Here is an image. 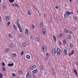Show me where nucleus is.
<instances>
[{
	"label": "nucleus",
	"mask_w": 78,
	"mask_h": 78,
	"mask_svg": "<svg viewBox=\"0 0 78 78\" xmlns=\"http://www.w3.org/2000/svg\"><path fill=\"white\" fill-rule=\"evenodd\" d=\"M50 56V55H49V54H48V53H47L46 54V57H48Z\"/></svg>",
	"instance_id": "nucleus-34"
},
{
	"label": "nucleus",
	"mask_w": 78,
	"mask_h": 78,
	"mask_svg": "<svg viewBox=\"0 0 78 78\" xmlns=\"http://www.w3.org/2000/svg\"><path fill=\"white\" fill-rule=\"evenodd\" d=\"M37 11L38 12H39V11H38V10H37Z\"/></svg>",
	"instance_id": "nucleus-62"
},
{
	"label": "nucleus",
	"mask_w": 78,
	"mask_h": 78,
	"mask_svg": "<svg viewBox=\"0 0 78 78\" xmlns=\"http://www.w3.org/2000/svg\"><path fill=\"white\" fill-rule=\"evenodd\" d=\"M48 65H49V64H50V63H48Z\"/></svg>",
	"instance_id": "nucleus-64"
},
{
	"label": "nucleus",
	"mask_w": 78,
	"mask_h": 78,
	"mask_svg": "<svg viewBox=\"0 0 78 78\" xmlns=\"http://www.w3.org/2000/svg\"><path fill=\"white\" fill-rule=\"evenodd\" d=\"M6 8V6H3V9H5V8Z\"/></svg>",
	"instance_id": "nucleus-44"
},
{
	"label": "nucleus",
	"mask_w": 78,
	"mask_h": 78,
	"mask_svg": "<svg viewBox=\"0 0 78 78\" xmlns=\"http://www.w3.org/2000/svg\"><path fill=\"white\" fill-rule=\"evenodd\" d=\"M13 28L15 29V30H16L17 29V27H16V25H13Z\"/></svg>",
	"instance_id": "nucleus-36"
},
{
	"label": "nucleus",
	"mask_w": 78,
	"mask_h": 78,
	"mask_svg": "<svg viewBox=\"0 0 78 78\" xmlns=\"http://www.w3.org/2000/svg\"><path fill=\"white\" fill-rule=\"evenodd\" d=\"M1 2H2V1L1 0H0V3H1Z\"/></svg>",
	"instance_id": "nucleus-63"
},
{
	"label": "nucleus",
	"mask_w": 78,
	"mask_h": 78,
	"mask_svg": "<svg viewBox=\"0 0 78 78\" xmlns=\"http://www.w3.org/2000/svg\"><path fill=\"white\" fill-rule=\"evenodd\" d=\"M70 46L71 47V48L73 47V44H70Z\"/></svg>",
	"instance_id": "nucleus-43"
},
{
	"label": "nucleus",
	"mask_w": 78,
	"mask_h": 78,
	"mask_svg": "<svg viewBox=\"0 0 78 78\" xmlns=\"http://www.w3.org/2000/svg\"><path fill=\"white\" fill-rule=\"evenodd\" d=\"M72 53L74 54V51L73 50H72Z\"/></svg>",
	"instance_id": "nucleus-49"
},
{
	"label": "nucleus",
	"mask_w": 78,
	"mask_h": 78,
	"mask_svg": "<svg viewBox=\"0 0 78 78\" xmlns=\"http://www.w3.org/2000/svg\"><path fill=\"white\" fill-rule=\"evenodd\" d=\"M76 28H75V27H74V30L75 31H76Z\"/></svg>",
	"instance_id": "nucleus-51"
},
{
	"label": "nucleus",
	"mask_w": 78,
	"mask_h": 78,
	"mask_svg": "<svg viewBox=\"0 0 78 78\" xmlns=\"http://www.w3.org/2000/svg\"><path fill=\"white\" fill-rule=\"evenodd\" d=\"M13 65H14V64H13V63H12V64L9 63L8 66H12Z\"/></svg>",
	"instance_id": "nucleus-29"
},
{
	"label": "nucleus",
	"mask_w": 78,
	"mask_h": 78,
	"mask_svg": "<svg viewBox=\"0 0 78 78\" xmlns=\"http://www.w3.org/2000/svg\"><path fill=\"white\" fill-rule=\"evenodd\" d=\"M63 44L64 45H66V44L67 43L66 42V39H64L63 41Z\"/></svg>",
	"instance_id": "nucleus-17"
},
{
	"label": "nucleus",
	"mask_w": 78,
	"mask_h": 78,
	"mask_svg": "<svg viewBox=\"0 0 78 78\" xmlns=\"http://www.w3.org/2000/svg\"><path fill=\"white\" fill-rule=\"evenodd\" d=\"M43 22H41L40 23V27L42 28V27H43Z\"/></svg>",
	"instance_id": "nucleus-19"
},
{
	"label": "nucleus",
	"mask_w": 78,
	"mask_h": 78,
	"mask_svg": "<svg viewBox=\"0 0 78 78\" xmlns=\"http://www.w3.org/2000/svg\"><path fill=\"white\" fill-rule=\"evenodd\" d=\"M42 68H43V65H41L40 66V69H42Z\"/></svg>",
	"instance_id": "nucleus-45"
},
{
	"label": "nucleus",
	"mask_w": 78,
	"mask_h": 78,
	"mask_svg": "<svg viewBox=\"0 0 78 78\" xmlns=\"http://www.w3.org/2000/svg\"><path fill=\"white\" fill-rule=\"evenodd\" d=\"M21 55H22H22H23V51H22L21 52Z\"/></svg>",
	"instance_id": "nucleus-39"
},
{
	"label": "nucleus",
	"mask_w": 78,
	"mask_h": 78,
	"mask_svg": "<svg viewBox=\"0 0 78 78\" xmlns=\"http://www.w3.org/2000/svg\"><path fill=\"white\" fill-rule=\"evenodd\" d=\"M66 2H69V0H66Z\"/></svg>",
	"instance_id": "nucleus-53"
},
{
	"label": "nucleus",
	"mask_w": 78,
	"mask_h": 78,
	"mask_svg": "<svg viewBox=\"0 0 78 78\" xmlns=\"http://www.w3.org/2000/svg\"><path fill=\"white\" fill-rule=\"evenodd\" d=\"M69 15H68V13L67 12V11L66 12V13H65L64 15V17L65 19H68L69 17Z\"/></svg>",
	"instance_id": "nucleus-3"
},
{
	"label": "nucleus",
	"mask_w": 78,
	"mask_h": 78,
	"mask_svg": "<svg viewBox=\"0 0 78 78\" xmlns=\"http://www.w3.org/2000/svg\"><path fill=\"white\" fill-rule=\"evenodd\" d=\"M46 29L45 28H43L42 30V33L43 34H45L46 33Z\"/></svg>",
	"instance_id": "nucleus-6"
},
{
	"label": "nucleus",
	"mask_w": 78,
	"mask_h": 78,
	"mask_svg": "<svg viewBox=\"0 0 78 78\" xmlns=\"http://www.w3.org/2000/svg\"><path fill=\"white\" fill-rule=\"evenodd\" d=\"M22 45L23 47H25L27 45V43L26 42H23V43Z\"/></svg>",
	"instance_id": "nucleus-7"
},
{
	"label": "nucleus",
	"mask_w": 78,
	"mask_h": 78,
	"mask_svg": "<svg viewBox=\"0 0 78 78\" xmlns=\"http://www.w3.org/2000/svg\"><path fill=\"white\" fill-rule=\"evenodd\" d=\"M10 23H11L10 22H8L7 23V24L8 26H8H9V25H10Z\"/></svg>",
	"instance_id": "nucleus-37"
},
{
	"label": "nucleus",
	"mask_w": 78,
	"mask_h": 78,
	"mask_svg": "<svg viewBox=\"0 0 78 78\" xmlns=\"http://www.w3.org/2000/svg\"><path fill=\"white\" fill-rule=\"evenodd\" d=\"M16 76H13L12 77L13 78H16Z\"/></svg>",
	"instance_id": "nucleus-54"
},
{
	"label": "nucleus",
	"mask_w": 78,
	"mask_h": 78,
	"mask_svg": "<svg viewBox=\"0 0 78 78\" xmlns=\"http://www.w3.org/2000/svg\"><path fill=\"white\" fill-rule=\"evenodd\" d=\"M27 58L30 59V56H29V55H27L26 56Z\"/></svg>",
	"instance_id": "nucleus-20"
},
{
	"label": "nucleus",
	"mask_w": 78,
	"mask_h": 78,
	"mask_svg": "<svg viewBox=\"0 0 78 78\" xmlns=\"http://www.w3.org/2000/svg\"><path fill=\"white\" fill-rule=\"evenodd\" d=\"M12 56L13 57H16L17 56V55L16 54H13L12 55Z\"/></svg>",
	"instance_id": "nucleus-30"
},
{
	"label": "nucleus",
	"mask_w": 78,
	"mask_h": 78,
	"mask_svg": "<svg viewBox=\"0 0 78 78\" xmlns=\"http://www.w3.org/2000/svg\"><path fill=\"white\" fill-rule=\"evenodd\" d=\"M53 37L55 42H56V36L55 35H53Z\"/></svg>",
	"instance_id": "nucleus-12"
},
{
	"label": "nucleus",
	"mask_w": 78,
	"mask_h": 78,
	"mask_svg": "<svg viewBox=\"0 0 78 78\" xmlns=\"http://www.w3.org/2000/svg\"><path fill=\"white\" fill-rule=\"evenodd\" d=\"M25 34L27 36H28L30 34V33L28 32V30L27 29H25Z\"/></svg>",
	"instance_id": "nucleus-5"
},
{
	"label": "nucleus",
	"mask_w": 78,
	"mask_h": 78,
	"mask_svg": "<svg viewBox=\"0 0 78 78\" xmlns=\"http://www.w3.org/2000/svg\"><path fill=\"white\" fill-rule=\"evenodd\" d=\"M2 65L3 66H5V63H2Z\"/></svg>",
	"instance_id": "nucleus-46"
},
{
	"label": "nucleus",
	"mask_w": 78,
	"mask_h": 78,
	"mask_svg": "<svg viewBox=\"0 0 78 78\" xmlns=\"http://www.w3.org/2000/svg\"><path fill=\"white\" fill-rule=\"evenodd\" d=\"M1 19H2V18H1V17L0 16V21L1 20Z\"/></svg>",
	"instance_id": "nucleus-61"
},
{
	"label": "nucleus",
	"mask_w": 78,
	"mask_h": 78,
	"mask_svg": "<svg viewBox=\"0 0 78 78\" xmlns=\"http://www.w3.org/2000/svg\"><path fill=\"white\" fill-rule=\"evenodd\" d=\"M67 38L68 39H71V38L72 37H71V36H70L69 35H68V36H67Z\"/></svg>",
	"instance_id": "nucleus-23"
},
{
	"label": "nucleus",
	"mask_w": 78,
	"mask_h": 78,
	"mask_svg": "<svg viewBox=\"0 0 78 78\" xmlns=\"http://www.w3.org/2000/svg\"><path fill=\"white\" fill-rule=\"evenodd\" d=\"M64 52L66 55L67 56V49H64Z\"/></svg>",
	"instance_id": "nucleus-15"
},
{
	"label": "nucleus",
	"mask_w": 78,
	"mask_h": 78,
	"mask_svg": "<svg viewBox=\"0 0 78 78\" xmlns=\"http://www.w3.org/2000/svg\"><path fill=\"white\" fill-rule=\"evenodd\" d=\"M70 53L71 54V55H73V53Z\"/></svg>",
	"instance_id": "nucleus-57"
},
{
	"label": "nucleus",
	"mask_w": 78,
	"mask_h": 78,
	"mask_svg": "<svg viewBox=\"0 0 78 78\" xmlns=\"http://www.w3.org/2000/svg\"><path fill=\"white\" fill-rule=\"evenodd\" d=\"M62 36H63V34H60L59 35V37H61Z\"/></svg>",
	"instance_id": "nucleus-38"
},
{
	"label": "nucleus",
	"mask_w": 78,
	"mask_h": 78,
	"mask_svg": "<svg viewBox=\"0 0 78 78\" xmlns=\"http://www.w3.org/2000/svg\"><path fill=\"white\" fill-rule=\"evenodd\" d=\"M32 38H33V37H30V39H32Z\"/></svg>",
	"instance_id": "nucleus-56"
},
{
	"label": "nucleus",
	"mask_w": 78,
	"mask_h": 78,
	"mask_svg": "<svg viewBox=\"0 0 78 78\" xmlns=\"http://www.w3.org/2000/svg\"><path fill=\"white\" fill-rule=\"evenodd\" d=\"M33 78H36L35 76H34L33 77Z\"/></svg>",
	"instance_id": "nucleus-58"
},
{
	"label": "nucleus",
	"mask_w": 78,
	"mask_h": 78,
	"mask_svg": "<svg viewBox=\"0 0 78 78\" xmlns=\"http://www.w3.org/2000/svg\"><path fill=\"white\" fill-rule=\"evenodd\" d=\"M57 53L58 55H61V49L59 48L57 49Z\"/></svg>",
	"instance_id": "nucleus-1"
},
{
	"label": "nucleus",
	"mask_w": 78,
	"mask_h": 78,
	"mask_svg": "<svg viewBox=\"0 0 78 78\" xmlns=\"http://www.w3.org/2000/svg\"><path fill=\"white\" fill-rule=\"evenodd\" d=\"M5 19L7 21H8L9 19V16H6L5 17Z\"/></svg>",
	"instance_id": "nucleus-16"
},
{
	"label": "nucleus",
	"mask_w": 78,
	"mask_h": 78,
	"mask_svg": "<svg viewBox=\"0 0 78 78\" xmlns=\"http://www.w3.org/2000/svg\"><path fill=\"white\" fill-rule=\"evenodd\" d=\"M31 27L32 28H33V29H34V28H35V27H34V25H32L31 26Z\"/></svg>",
	"instance_id": "nucleus-35"
},
{
	"label": "nucleus",
	"mask_w": 78,
	"mask_h": 78,
	"mask_svg": "<svg viewBox=\"0 0 78 78\" xmlns=\"http://www.w3.org/2000/svg\"><path fill=\"white\" fill-rule=\"evenodd\" d=\"M42 48L43 51H45L47 50V46H43Z\"/></svg>",
	"instance_id": "nucleus-2"
},
{
	"label": "nucleus",
	"mask_w": 78,
	"mask_h": 78,
	"mask_svg": "<svg viewBox=\"0 0 78 78\" xmlns=\"http://www.w3.org/2000/svg\"><path fill=\"white\" fill-rule=\"evenodd\" d=\"M14 76H16V74L15 73H13V74L12 75V77Z\"/></svg>",
	"instance_id": "nucleus-42"
},
{
	"label": "nucleus",
	"mask_w": 78,
	"mask_h": 78,
	"mask_svg": "<svg viewBox=\"0 0 78 78\" xmlns=\"http://www.w3.org/2000/svg\"><path fill=\"white\" fill-rule=\"evenodd\" d=\"M26 77L27 78H30V76H29V73H28L27 74V75L26 76Z\"/></svg>",
	"instance_id": "nucleus-28"
},
{
	"label": "nucleus",
	"mask_w": 78,
	"mask_h": 78,
	"mask_svg": "<svg viewBox=\"0 0 78 78\" xmlns=\"http://www.w3.org/2000/svg\"><path fill=\"white\" fill-rule=\"evenodd\" d=\"M55 8H56V9H58V8H59L58 7V6H55Z\"/></svg>",
	"instance_id": "nucleus-48"
},
{
	"label": "nucleus",
	"mask_w": 78,
	"mask_h": 78,
	"mask_svg": "<svg viewBox=\"0 0 78 78\" xmlns=\"http://www.w3.org/2000/svg\"><path fill=\"white\" fill-rule=\"evenodd\" d=\"M12 5L14 6H17V7H19V5H17V3L13 4Z\"/></svg>",
	"instance_id": "nucleus-21"
},
{
	"label": "nucleus",
	"mask_w": 78,
	"mask_h": 78,
	"mask_svg": "<svg viewBox=\"0 0 78 78\" xmlns=\"http://www.w3.org/2000/svg\"><path fill=\"white\" fill-rule=\"evenodd\" d=\"M64 31L66 33H69V31L67 30L66 29L64 28Z\"/></svg>",
	"instance_id": "nucleus-32"
},
{
	"label": "nucleus",
	"mask_w": 78,
	"mask_h": 78,
	"mask_svg": "<svg viewBox=\"0 0 78 78\" xmlns=\"http://www.w3.org/2000/svg\"><path fill=\"white\" fill-rule=\"evenodd\" d=\"M66 12H67V13L68 15L69 16V15H70V14H72V13L73 12H69L66 11Z\"/></svg>",
	"instance_id": "nucleus-10"
},
{
	"label": "nucleus",
	"mask_w": 78,
	"mask_h": 78,
	"mask_svg": "<svg viewBox=\"0 0 78 78\" xmlns=\"http://www.w3.org/2000/svg\"><path fill=\"white\" fill-rule=\"evenodd\" d=\"M9 46L11 48H12L14 47V44L12 43L10 44Z\"/></svg>",
	"instance_id": "nucleus-18"
},
{
	"label": "nucleus",
	"mask_w": 78,
	"mask_h": 78,
	"mask_svg": "<svg viewBox=\"0 0 78 78\" xmlns=\"http://www.w3.org/2000/svg\"><path fill=\"white\" fill-rule=\"evenodd\" d=\"M8 37H9L10 38H11V37H12L11 34H9L8 35Z\"/></svg>",
	"instance_id": "nucleus-27"
},
{
	"label": "nucleus",
	"mask_w": 78,
	"mask_h": 78,
	"mask_svg": "<svg viewBox=\"0 0 78 78\" xmlns=\"http://www.w3.org/2000/svg\"><path fill=\"white\" fill-rule=\"evenodd\" d=\"M52 53L53 55H55L56 53V50L53 49L52 50Z\"/></svg>",
	"instance_id": "nucleus-4"
},
{
	"label": "nucleus",
	"mask_w": 78,
	"mask_h": 78,
	"mask_svg": "<svg viewBox=\"0 0 78 78\" xmlns=\"http://www.w3.org/2000/svg\"><path fill=\"white\" fill-rule=\"evenodd\" d=\"M42 69V70H44V69L43 68H41V69Z\"/></svg>",
	"instance_id": "nucleus-59"
},
{
	"label": "nucleus",
	"mask_w": 78,
	"mask_h": 78,
	"mask_svg": "<svg viewBox=\"0 0 78 78\" xmlns=\"http://www.w3.org/2000/svg\"><path fill=\"white\" fill-rule=\"evenodd\" d=\"M74 19H75V20H77V19L75 17V16H74Z\"/></svg>",
	"instance_id": "nucleus-50"
},
{
	"label": "nucleus",
	"mask_w": 78,
	"mask_h": 78,
	"mask_svg": "<svg viewBox=\"0 0 78 78\" xmlns=\"http://www.w3.org/2000/svg\"><path fill=\"white\" fill-rule=\"evenodd\" d=\"M3 78V75H2V74L1 73H0V78Z\"/></svg>",
	"instance_id": "nucleus-33"
},
{
	"label": "nucleus",
	"mask_w": 78,
	"mask_h": 78,
	"mask_svg": "<svg viewBox=\"0 0 78 78\" xmlns=\"http://www.w3.org/2000/svg\"><path fill=\"white\" fill-rule=\"evenodd\" d=\"M27 14L28 15H31V12H30V10L27 11Z\"/></svg>",
	"instance_id": "nucleus-26"
},
{
	"label": "nucleus",
	"mask_w": 78,
	"mask_h": 78,
	"mask_svg": "<svg viewBox=\"0 0 78 78\" xmlns=\"http://www.w3.org/2000/svg\"><path fill=\"white\" fill-rule=\"evenodd\" d=\"M18 37H20V34L19 33L18 34Z\"/></svg>",
	"instance_id": "nucleus-41"
},
{
	"label": "nucleus",
	"mask_w": 78,
	"mask_h": 78,
	"mask_svg": "<svg viewBox=\"0 0 78 78\" xmlns=\"http://www.w3.org/2000/svg\"><path fill=\"white\" fill-rule=\"evenodd\" d=\"M9 51V48H6L5 50V53H8Z\"/></svg>",
	"instance_id": "nucleus-8"
},
{
	"label": "nucleus",
	"mask_w": 78,
	"mask_h": 78,
	"mask_svg": "<svg viewBox=\"0 0 78 78\" xmlns=\"http://www.w3.org/2000/svg\"><path fill=\"white\" fill-rule=\"evenodd\" d=\"M16 22H17V26H20V24H19V19H17V20H16Z\"/></svg>",
	"instance_id": "nucleus-13"
},
{
	"label": "nucleus",
	"mask_w": 78,
	"mask_h": 78,
	"mask_svg": "<svg viewBox=\"0 0 78 78\" xmlns=\"http://www.w3.org/2000/svg\"><path fill=\"white\" fill-rule=\"evenodd\" d=\"M52 22V21L51 20H50L49 21V23L50 24H51Z\"/></svg>",
	"instance_id": "nucleus-40"
},
{
	"label": "nucleus",
	"mask_w": 78,
	"mask_h": 78,
	"mask_svg": "<svg viewBox=\"0 0 78 78\" xmlns=\"http://www.w3.org/2000/svg\"><path fill=\"white\" fill-rule=\"evenodd\" d=\"M2 70H3V72H5L6 71V70L5 69V67H2Z\"/></svg>",
	"instance_id": "nucleus-24"
},
{
	"label": "nucleus",
	"mask_w": 78,
	"mask_h": 78,
	"mask_svg": "<svg viewBox=\"0 0 78 78\" xmlns=\"http://www.w3.org/2000/svg\"><path fill=\"white\" fill-rule=\"evenodd\" d=\"M9 1L10 3H13L14 1V0H9Z\"/></svg>",
	"instance_id": "nucleus-31"
},
{
	"label": "nucleus",
	"mask_w": 78,
	"mask_h": 78,
	"mask_svg": "<svg viewBox=\"0 0 78 78\" xmlns=\"http://www.w3.org/2000/svg\"><path fill=\"white\" fill-rule=\"evenodd\" d=\"M72 33V32L71 31H69V33Z\"/></svg>",
	"instance_id": "nucleus-60"
},
{
	"label": "nucleus",
	"mask_w": 78,
	"mask_h": 78,
	"mask_svg": "<svg viewBox=\"0 0 78 78\" xmlns=\"http://www.w3.org/2000/svg\"><path fill=\"white\" fill-rule=\"evenodd\" d=\"M19 74L20 75L22 73V70H20L18 72Z\"/></svg>",
	"instance_id": "nucleus-22"
},
{
	"label": "nucleus",
	"mask_w": 78,
	"mask_h": 78,
	"mask_svg": "<svg viewBox=\"0 0 78 78\" xmlns=\"http://www.w3.org/2000/svg\"><path fill=\"white\" fill-rule=\"evenodd\" d=\"M29 69H30V70H33V69H34V66H32L31 67H30Z\"/></svg>",
	"instance_id": "nucleus-25"
},
{
	"label": "nucleus",
	"mask_w": 78,
	"mask_h": 78,
	"mask_svg": "<svg viewBox=\"0 0 78 78\" xmlns=\"http://www.w3.org/2000/svg\"><path fill=\"white\" fill-rule=\"evenodd\" d=\"M39 38H36V41H39Z\"/></svg>",
	"instance_id": "nucleus-47"
},
{
	"label": "nucleus",
	"mask_w": 78,
	"mask_h": 78,
	"mask_svg": "<svg viewBox=\"0 0 78 78\" xmlns=\"http://www.w3.org/2000/svg\"><path fill=\"white\" fill-rule=\"evenodd\" d=\"M18 27L19 29L20 32H22V27H20V26H18Z\"/></svg>",
	"instance_id": "nucleus-9"
},
{
	"label": "nucleus",
	"mask_w": 78,
	"mask_h": 78,
	"mask_svg": "<svg viewBox=\"0 0 78 78\" xmlns=\"http://www.w3.org/2000/svg\"><path fill=\"white\" fill-rule=\"evenodd\" d=\"M52 73L54 75H55V71H53Z\"/></svg>",
	"instance_id": "nucleus-52"
},
{
	"label": "nucleus",
	"mask_w": 78,
	"mask_h": 78,
	"mask_svg": "<svg viewBox=\"0 0 78 78\" xmlns=\"http://www.w3.org/2000/svg\"><path fill=\"white\" fill-rule=\"evenodd\" d=\"M74 72L75 74H76V75H78V73H77V71H76V70L75 69H73Z\"/></svg>",
	"instance_id": "nucleus-11"
},
{
	"label": "nucleus",
	"mask_w": 78,
	"mask_h": 78,
	"mask_svg": "<svg viewBox=\"0 0 78 78\" xmlns=\"http://www.w3.org/2000/svg\"><path fill=\"white\" fill-rule=\"evenodd\" d=\"M69 56H71V54L70 53H69Z\"/></svg>",
	"instance_id": "nucleus-55"
},
{
	"label": "nucleus",
	"mask_w": 78,
	"mask_h": 78,
	"mask_svg": "<svg viewBox=\"0 0 78 78\" xmlns=\"http://www.w3.org/2000/svg\"><path fill=\"white\" fill-rule=\"evenodd\" d=\"M38 71H37V69H35L34 70V71H32V72L33 73H37Z\"/></svg>",
	"instance_id": "nucleus-14"
}]
</instances>
